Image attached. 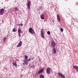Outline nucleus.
<instances>
[{
    "mask_svg": "<svg viewBox=\"0 0 78 78\" xmlns=\"http://www.w3.org/2000/svg\"><path fill=\"white\" fill-rule=\"evenodd\" d=\"M29 31L30 33H31V34H34V30L32 28H30Z\"/></svg>",
    "mask_w": 78,
    "mask_h": 78,
    "instance_id": "1",
    "label": "nucleus"
},
{
    "mask_svg": "<svg viewBox=\"0 0 78 78\" xmlns=\"http://www.w3.org/2000/svg\"><path fill=\"white\" fill-rule=\"evenodd\" d=\"M51 44L52 47L53 48H55L56 45V43H55L54 41H52L51 42Z\"/></svg>",
    "mask_w": 78,
    "mask_h": 78,
    "instance_id": "2",
    "label": "nucleus"
},
{
    "mask_svg": "<svg viewBox=\"0 0 78 78\" xmlns=\"http://www.w3.org/2000/svg\"><path fill=\"white\" fill-rule=\"evenodd\" d=\"M4 11H5L4 9H1L0 10V15H3Z\"/></svg>",
    "mask_w": 78,
    "mask_h": 78,
    "instance_id": "3",
    "label": "nucleus"
},
{
    "mask_svg": "<svg viewBox=\"0 0 78 78\" xmlns=\"http://www.w3.org/2000/svg\"><path fill=\"white\" fill-rule=\"evenodd\" d=\"M50 68L48 67L46 69V73L47 74H50Z\"/></svg>",
    "mask_w": 78,
    "mask_h": 78,
    "instance_id": "4",
    "label": "nucleus"
},
{
    "mask_svg": "<svg viewBox=\"0 0 78 78\" xmlns=\"http://www.w3.org/2000/svg\"><path fill=\"white\" fill-rule=\"evenodd\" d=\"M57 17L58 21L59 22H60L61 21V19H60V16H59V15L58 14H57Z\"/></svg>",
    "mask_w": 78,
    "mask_h": 78,
    "instance_id": "5",
    "label": "nucleus"
},
{
    "mask_svg": "<svg viewBox=\"0 0 78 78\" xmlns=\"http://www.w3.org/2000/svg\"><path fill=\"white\" fill-rule=\"evenodd\" d=\"M21 29L20 28H19L18 30V35L19 37H21V35H20V33H21Z\"/></svg>",
    "mask_w": 78,
    "mask_h": 78,
    "instance_id": "6",
    "label": "nucleus"
},
{
    "mask_svg": "<svg viewBox=\"0 0 78 78\" xmlns=\"http://www.w3.org/2000/svg\"><path fill=\"white\" fill-rule=\"evenodd\" d=\"M27 6L28 8V9H30V1H28L27 2Z\"/></svg>",
    "mask_w": 78,
    "mask_h": 78,
    "instance_id": "7",
    "label": "nucleus"
},
{
    "mask_svg": "<svg viewBox=\"0 0 78 78\" xmlns=\"http://www.w3.org/2000/svg\"><path fill=\"white\" fill-rule=\"evenodd\" d=\"M58 75H59V76H60L62 77V78H65V76H64V75L60 73H58Z\"/></svg>",
    "mask_w": 78,
    "mask_h": 78,
    "instance_id": "8",
    "label": "nucleus"
},
{
    "mask_svg": "<svg viewBox=\"0 0 78 78\" xmlns=\"http://www.w3.org/2000/svg\"><path fill=\"white\" fill-rule=\"evenodd\" d=\"M43 72H44V69H41L39 70V71H38V75H39L40 73H42Z\"/></svg>",
    "mask_w": 78,
    "mask_h": 78,
    "instance_id": "9",
    "label": "nucleus"
},
{
    "mask_svg": "<svg viewBox=\"0 0 78 78\" xmlns=\"http://www.w3.org/2000/svg\"><path fill=\"white\" fill-rule=\"evenodd\" d=\"M22 41H20L17 45V47H19L22 45Z\"/></svg>",
    "mask_w": 78,
    "mask_h": 78,
    "instance_id": "10",
    "label": "nucleus"
},
{
    "mask_svg": "<svg viewBox=\"0 0 78 78\" xmlns=\"http://www.w3.org/2000/svg\"><path fill=\"white\" fill-rule=\"evenodd\" d=\"M73 68L76 69V71L78 72V66H73Z\"/></svg>",
    "mask_w": 78,
    "mask_h": 78,
    "instance_id": "11",
    "label": "nucleus"
},
{
    "mask_svg": "<svg viewBox=\"0 0 78 78\" xmlns=\"http://www.w3.org/2000/svg\"><path fill=\"white\" fill-rule=\"evenodd\" d=\"M41 18L42 20L44 19V15L43 14H42L41 16Z\"/></svg>",
    "mask_w": 78,
    "mask_h": 78,
    "instance_id": "12",
    "label": "nucleus"
},
{
    "mask_svg": "<svg viewBox=\"0 0 78 78\" xmlns=\"http://www.w3.org/2000/svg\"><path fill=\"white\" fill-rule=\"evenodd\" d=\"M24 63L26 65H27L28 64V62H27V59H24Z\"/></svg>",
    "mask_w": 78,
    "mask_h": 78,
    "instance_id": "13",
    "label": "nucleus"
},
{
    "mask_svg": "<svg viewBox=\"0 0 78 78\" xmlns=\"http://www.w3.org/2000/svg\"><path fill=\"white\" fill-rule=\"evenodd\" d=\"M39 77L40 78H44V75L41 74L40 75Z\"/></svg>",
    "mask_w": 78,
    "mask_h": 78,
    "instance_id": "14",
    "label": "nucleus"
},
{
    "mask_svg": "<svg viewBox=\"0 0 78 78\" xmlns=\"http://www.w3.org/2000/svg\"><path fill=\"white\" fill-rule=\"evenodd\" d=\"M13 65L15 66V67H17V63L16 62H14L13 63Z\"/></svg>",
    "mask_w": 78,
    "mask_h": 78,
    "instance_id": "15",
    "label": "nucleus"
},
{
    "mask_svg": "<svg viewBox=\"0 0 78 78\" xmlns=\"http://www.w3.org/2000/svg\"><path fill=\"white\" fill-rule=\"evenodd\" d=\"M41 34V37L44 39V38H45V37H44V34Z\"/></svg>",
    "mask_w": 78,
    "mask_h": 78,
    "instance_id": "16",
    "label": "nucleus"
},
{
    "mask_svg": "<svg viewBox=\"0 0 78 78\" xmlns=\"http://www.w3.org/2000/svg\"><path fill=\"white\" fill-rule=\"evenodd\" d=\"M41 34H44V30L43 29H41Z\"/></svg>",
    "mask_w": 78,
    "mask_h": 78,
    "instance_id": "17",
    "label": "nucleus"
},
{
    "mask_svg": "<svg viewBox=\"0 0 78 78\" xmlns=\"http://www.w3.org/2000/svg\"><path fill=\"white\" fill-rule=\"evenodd\" d=\"M15 9L16 10V11H18V10L19 9H18V8H17V7H16L15 8Z\"/></svg>",
    "mask_w": 78,
    "mask_h": 78,
    "instance_id": "18",
    "label": "nucleus"
},
{
    "mask_svg": "<svg viewBox=\"0 0 78 78\" xmlns=\"http://www.w3.org/2000/svg\"><path fill=\"white\" fill-rule=\"evenodd\" d=\"M30 67L31 68H32L33 69H34V68L35 67V66H34V65H33L31 66Z\"/></svg>",
    "mask_w": 78,
    "mask_h": 78,
    "instance_id": "19",
    "label": "nucleus"
},
{
    "mask_svg": "<svg viewBox=\"0 0 78 78\" xmlns=\"http://www.w3.org/2000/svg\"><path fill=\"white\" fill-rule=\"evenodd\" d=\"M54 52L55 53H56V51L55 49V48H54Z\"/></svg>",
    "mask_w": 78,
    "mask_h": 78,
    "instance_id": "20",
    "label": "nucleus"
},
{
    "mask_svg": "<svg viewBox=\"0 0 78 78\" xmlns=\"http://www.w3.org/2000/svg\"><path fill=\"white\" fill-rule=\"evenodd\" d=\"M12 31L13 32H16V28H14L12 30Z\"/></svg>",
    "mask_w": 78,
    "mask_h": 78,
    "instance_id": "21",
    "label": "nucleus"
},
{
    "mask_svg": "<svg viewBox=\"0 0 78 78\" xmlns=\"http://www.w3.org/2000/svg\"><path fill=\"white\" fill-rule=\"evenodd\" d=\"M25 59H27V58H28V56H27V55H25Z\"/></svg>",
    "mask_w": 78,
    "mask_h": 78,
    "instance_id": "22",
    "label": "nucleus"
},
{
    "mask_svg": "<svg viewBox=\"0 0 78 78\" xmlns=\"http://www.w3.org/2000/svg\"><path fill=\"white\" fill-rule=\"evenodd\" d=\"M6 37H5L4 38V42H5L6 40Z\"/></svg>",
    "mask_w": 78,
    "mask_h": 78,
    "instance_id": "23",
    "label": "nucleus"
},
{
    "mask_svg": "<svg viewBox=\"0 0 78 78\" xmlns=\"http://www.w3.org/2000/svg\"><path fill=\"white\" fill-rule=\"evenodd\" d=\"M47 34H50V32L49 31H48Z\"/></svg>",
    "mask_w": 78,
    "mask_h": 78,
    "instance_id": "24",
    "label": "nucleus"
},
{
    "mask_svg": "<svg viewBox=\"0 0 78 78\" xmlns=\"http://www.w3.org/2000/svg\"><path fill=\"white\" fill-rule=\"evenodd\" d=\"M60 30H61V31L62 32H63V29L62 28H61V29H60Z\"/></svg>",
    "mask_w": 78,
    "mask_h": 78,
    "instance_id": "25",
    "label": "nucleus"
},
{
    "mask_svg": "<svg viewBox=\"0 0 78 78\" xmlns=\"http://www.w3.org/2000/svg\"><path fill=\"white\" fill-rule=\"evenodd\" d=\"M31 59H30V58H29V59L28 60V61H30Z\"/></svg>",
    "mask_w": 78,
    "mask_h": 78,
    "instance_id": "26",
    "label": "nucleus"
},
{
    "mask_svg": "<svg viewBox=\"0 0 78 78\" xmlns=\"http://www.w3.org/2000/svg\"><path fill=\"white\" fill-rule=\"evenodd\" d=\"M20 25H21V26H22V25H23V24H20Z\"/></svg>",
    "mask_w": 78,
    "mask_h": 78,
    "instance_id": "27",
    "label": "nucleus"
},
{
    "mask_svg": "<svg viewBox=\"0 0 78 78\" xmlns=\"http://www.w3.org/2000/svg\"><path fill=\"white\" fill-rule=\"evenodd\" d=\"M40 7V8H42V6H41Z\"/></svg>",
    "mask_w": 78,
    "mask_h": 78,
    "instance_id": "28",
    "label": "nucleus"
},
{
    "mask_svg": "<svg viewBox=\"0 0 78 78\" xmlns=\"http://www.w3.org/2000/svg\"><path fill=\"white\" fill-rule=\"evenodd\" d=\"M2 21L3 22V23H3V20H2Z\"/></svg>",
    "mask_w": 78,
    "mask_h": 78,
    "instance_id": "29",
    "label": "nucleus"
},
{
    "mask_svg": "<svg viewBox=\"0 0 78 78\" xmlns=\"http://www.w3.org/2000/svg\"><path fill=\"white\" fill-rule=\"evenodd\" d=\"M32 59H33V58H32Z\"/></svg>",
    "mask_w": 78,
    "mask_h": 78,
    "instance_id": "30",
    "label": "nucleus"
},
{
    "mask_svg": "<svg viewBox=\"0 0 78 78\" xmlns=\"http://www.w3.org/2000/svg\"><path fill=\"white\" fill-rule=\"evenodd\" d=\"M19 25H21L20 24H19Z\"/></svg>",
    "mask_w": 78,
    "mask_h": 78,
    "instance_id": "31",
    "label": "nucleus"
},
{
    "mask_svg": "<svg viewBox=\"0 0 78 78\" xmlns=\"http://www.w3.org/2000/svg\"><path fill=\"white\" fill-rule=\"evenodd\" d=\"M73 25H74V23H73Z\"/></svg>",
    "mask_w": 78,
    "mask_h": 78,
    "instance_id": "32",
    "label": "nucleus"
}]
</instances>
